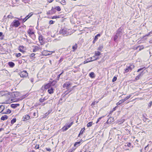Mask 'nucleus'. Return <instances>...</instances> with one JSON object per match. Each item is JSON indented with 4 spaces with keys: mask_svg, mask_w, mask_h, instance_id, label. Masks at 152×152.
<instances>
[{
    "mask_svg": "<svg viewBox=\"0 0 152 152\" xmlns=\"http://www.w3.org/2000/svg\"><path fill=\"white\" fill-rule=\"evenodd\" d=\"M20 94V93L18 92L13 93L12 94V97L9 99L10 102H17L21 100V99L19 98Z\"/></svg>",
    "mask_w": 152,
    "mask_h": 152,
    "instance_id": "f257e3e1",
    "label": "nucleus"
},
{
    "mask_svg": "<svg viewBox=\"0 0 152 152\" xmlns=\"http://www.w3.org/2000/svg\"><path fill=\"white\" fill-rule=\"evenodd\" d=\"M20 25V23L18 20H15L10 24V27L11 28H13V27L17 28Z\"/></svg>",
    "mask_w": 152,
    "mask_h": 152,
    "instance_id": "f03ea898",
    "label": "nucleus"
},
{
    "mask_svg": "<svg viewBox=\"0 0 152 152\" xmlns=\"http://www.w3.org/2000/svg\"><path fill=\"white\" fill-rule=\"evenodd\" d=\"M134 67V66L132 64L127 65L126 66V68L124 69L125 72L124 73H127L129 72H131L132 69Z\"/></svg>",
    "mask_w": 152,
    "mask_h": 152,
    "instance_id": "7ed1b4c3",
    "label": "nucleus"
},
{
    "mask_svg": "<svg viewBox=\"0 0 152 152\" xmlns=\"http://www.w3.org/2000/svg\"><path fill=\"white\" fill-rule=\"evenodd\" d=\"M59 33L65 36L68 35L69 34V32L64 28L61 29L59 31Z\"/></svg>",
    "mask_w": 152,
    "mask_h": 152,
    "instance_id": "20e7f679",
    "label": "nucleus"
},
{
    "mask_svg": "<svg viewBox=\"0 0 152 152\" xmlns=\"http://www.w3.org/2000/svg\"><path fill=\"white\" fill-rule=\"evenodd\" d=\"M19 75L20 77H26L28 75V73L26 71H23L20 72L19 73Z\"/></svg>",
    "mask_w": 152,
    "mask_h": 152,
    "instance_id": "39448f33",
    "label": "nucleus"
},
{
    "mask_svg": "<svg viewBox=\"0 0 152 152\" xmlns=\"http://www.w3.org/2000/svg\"><path fill=\"white\" fill-rule=\"evenodd\" d=\"M33 14L32 12H31L28 14L23 19V22H25L27 20L32 16Z\"/></svg>",
    "mask_w": 152,
    "mask_h": 152,
    "instance_id": "423d86ee",
    "label": "nucleus"
},
{
    "mask_svg": "<svg viewBox=\"0 0 152 152\" xmlns=\"http://www.w3.org/2000/svg\"><path fill=\"white\" fill-rule=\"evenodd\" d=\"M71 85V83L69 82H66L64 84L63 87L64 88H69Z\"/></svg>",
    "mask_w": 152,
    "mask_h": 152,
    "instance_id": "0eeeda50",
    "label": "nucleus"
},
{
    "mask_svg": "<svg viewBox=\"0 0 152 152\" xmlns=\"http://www.w3.org/2000/svg\"><path fill=\"white\" fill-rule=\"evenodd\" d=\"M28 33L29 34L30 36L31 35L34 34V32L33 31L32 29L29 28L27 31Z\"/></svg>",
    "mask_w": 152,
    "mask_h": 152,
    "instance_id": "6e6552de",
    "label": "nucleus"
},
{
    "mask_svg": "<svg viewBox=\"0 0 152 152\" xmlns=\"http://www.w3.org/2000/svg\"><path fill=\"white\" fill-rule=\"evenodd\" d=\"M30 118V116L28 115H26L23 116V119L24 121H26L29 119Z\"/></svg>",
    "mask_w": 152,
    "mask_h": 152,
    "instance_id": "1a4fd4ad",
    "label": "nucleus"
},
{
    "mask_svg": "<svg viewBox=\"0 0 152 152\" xmlns=\"http://www.w3.org/2000/svg\"><path fill=\"white\" fill-rule=\"evenodd\" d=\"M83 140L81 139L79 142H76L74 145L75 147H77L80 145V143Z\"/></svg>",
    "mask_w": 152,
    "mask_h": 152,
    "instance_id": "9d476101",
    "label": "nucleus"
},
{
    "mask_svg": "<svg viewBox=\"0 0 152 152\" xmlns=\"http://www.w3.org/2000/svg\"><path fill=\"white\" fill-rule=\"evenodd\" d=\"M19 105H20V104H12L11 105V107H12V108H15L16 107L19 106Z\"/></svg>",
    "mask_w": 152,
    "mask_h": 152,
    "instance_id": "9b49d317",
    "label": "nucleus"
},
{
    "mask_svg": "<svg viewBox=\"0 0 152 152\" xmlns=\"http://www.w3.org/2000/svg\"><path fill=\"white\" fill-rule=\"evenodd\" d=\"M142 72H141L135 78V80H139L140 79V77L143 75V73H142Z\"/></svg>",
    "mask_w": 152,
    "mask_h": 152,
    "instance_id": "f8f14e48",
    "label": "nucleus"
},
{
    "mask_svg": "<svg viewBox=\"0 0 152 152\" xmlns=\"http://www.w3.org/2000/svg\"><path fill=\"white\" fill-rule=\"evenodd\" d=\"M54 90V89L53 88L51 87L48 90V92L49 94H51L53 93Z\"/></svg>",
    "mask_w": 152,
    "mask_h": 152,
    "instance_id": "ddd939ff",
    "label": "nucleus"
},
{
    "mask_svg": "<svg viewBox=\"0 0 152 152\" xmlns=\"http://www.w3.org/2000/svg\"><path fill=\"white\" fill-rule=\"evenodd\" d=\"M9 65L11 67H13L15 65V64L14 63L12 62H8V63Z\"/></svg>",
    "mask_w": 152,
    "mask_h": 152,
    "instance_id": "4468645a",
    "label": "nucleus"
},
{
    "mask_svg": "<svg viewBox=\"0 0 152 152\" xmlns=\"http://www.w3.org/2000/svg\"><path fill=\"white\" fill-rule=\"evenodd\" d=\"M42 54L44 56H48V55H49L50 54L49 53H48V52L46 50H44L43 51H42Z\"/></svg>",
    "mask_w": 152,
    "mask_h": 152,
    "instance_id": "2eb2a0df",
    "label": "nucleus"
},
{
    "mask_svg": "<svg viewBox=\"0 0 152 152\" xmlns=\"http://www.w3.org/2000/svg\"><path fill=\"white\" fill-rule=\"evenodd\" d=\"M39 40L40 43H42L43 42V37L41 35L39 36Z\"/></svg>",
    "mask_w": 152,
    "mask_h": 152,
    "instance_id": "dca6fc26",
    "label": "nucleus"
},
{
    "mask_svg": "<svg viewBox=\"0 0 152 152\" xmlns=\"http://www.w3.org/2000/svg\"><path fill=\"white\" fill-rule=\"evenodd\" d=\"M7 118L8 117L7 115H4L1 117V120L4 121L6 119H7Z\"/></svg>",
    "mask_w": 152,
    "mask_h": 152,
    "instance_id": "f3484780",
    "label": "nucleus"
},
{
    "mask_svg": "<svg viewBox=\"0 0 152 152\" xmlns=\"http://www.w3.org/2000/svg\"><path fill=\"white\" fill-rule=\"evenodd\" d=\"M85 129L84 128H82L81 129V130H80V133H79V134L78 135V137H80V135H81V134H83V132L84 131Z\"/></svg>",
    "mask_w": 152,
    "mask_h": 152,
    "instance_id": "a211bd4d",
    "label": "nucleus"
},
{
    "mask_svg": "<svg viewBox=\"0 0 152 152\" xmlns=\"http://www.w3.org/2000/svg\"><path fill=\"white\" fill-rule=\"evenodd\" d=\"M89 76L91 77L92 78H94L95 77V75H94V73L93 72H91L89 74Z\"/></svg>",
    "mask_w": 152,
    "mask_h": 152,
    "instance_id": "6ab92c4d",
    "label": "nucleus"
},
{
    "mask_svg": "<svg viewBox=\"0 0 152 152\" xmlns=\"http://www.w3.org/2000/svg\"><path fill=\"white\" fill-rule=\"evenodd\" d=\"M120 35H118V34L116 33V35L114 36V39L115 41L116 42L117 39L118 37Z\"/></svg>",
    "mask_w": 152,
    "mask_h": 152,
    "instance_id": "aec40b11",
    "label": "nucleus"
},
{
    "mask_svg": "<svg viewBox=\"0 0 152 152\" xmlns=\"http://www.w3.org/2000/svg\"><path fill=\"white\" fill-rule=\"evenodd\" d=\"M4 107H5L3 105L0 106V113L4 110Z\"/></svg>",
    "mask_w": 152,
    "mask_h": 152,
    "instance_id": "412c9836",
    "label": "nucleus"
},
{
    "mask_svg": "<svg viewBox=\"0 0 152 152\" xmlns=\"http://www.w3.org/2000/svg\"><path fill=\"white\" fill-rule=\"evenodd\" d=\"M55 9L58 11H60L61 10V9L60 7L58 6L55 7Z\"/></svg>",
    "mask_w": 152,
    "mask_h": 152,
    "instance_id": "4be33fe9",
    "label": "nucleus"
},
{
    "mask_svg": "<svg viewBox=\"0 0 152 152\" xmlns=\"http://www.w3.org/2000/svg\"><path fill=\"white\" fill-rule=\"evenodd\" d=\"M11 113V111L9 109H7L6 111L5 112H3V114H10Z\"/></svg>",
    "mask_w": 152,
    "mask_h": 152,
    "instance_id": "5701e85b",
    "label": "nucleus"
},
{
    "mask_svg": "<svg viewBox=\"0 0 152 152\" xmlns=\"http://www.w3.org/2000/svg\"><path fill=\"white\" fill-rule=\"evenodd\" d=\"M138 48H139V51H140L141 50L143 49H144V47L143 46H138L137 48H136V49H137Z\"/></svg>",
    "mask_w": 152,
    "mask_h": 152,
    "instance_id": "b1692460",
    "label": "nucleus"
},
{
    "mask_svg": "<svg viewBox=\"0 0 152 152\" xmlns=\"http://www.w3.org/2000/svg\"><path fill=\"white\" fill-rule=\"evenodd\" d=\"M77 44H75L74 45L72 46V48L73 49L74 51L77 49Z\"/></svg>",
    "mask_w": 152,
    "mask_h": 152,
    "instance_id": "393cba45",
    "label": "nucleus"
},
{
    "mask_svg": "<svg viewBox=\"0 0 152 152\" xmlns=\"http://www.w3.org/2000/svg\"><path fill=\"white\" fill-rule=\"evenodd\" d=\"M50 86V84L48 83L45 86V89H48L49 88Z\"/></svg>",
    "mask_w": 152,
    "mask_h": 152,
    "instance_id": "a878e982",
    "label": "nucleus"
},
{
    "mask_svg": "<svg viewBox=\"0 0 152 152\" xmlns=\"http://www.w3.org/2000/svg\"><path fill=\"white\" fill-rule=\"evenodd\" d=\"M92 123H93L92 122H90L88 123L87 125V126L88 127H90V126H91L92 125Z\"/></svg>",
    "mask_w": 152,
    "mask_h": 152,
    "instance_id": "bb28decb",
    "label": "nucleus"
},
{
    "mask_svg": "<svg viewBox=\"0 0 152 152\" xmlns=\"http://www.w3.org/2000/svg\"><path fill=\"white\" fill-rule=\"evenodd\" d=\"M121 29L120 28L118 29L117 31V32L116 34H118V35H120V34L121 33Z\"/></svg>",
    "mask_w": 152,
    "mask_h": 152,
    "instance_id": "cd10ccee",
    "label": "nucleus"
},
{
    "mask_svg": "<svg viewBox=\"0 0 152 152\" xmlns=\"http://www.w3.org/2000/svg\"><path fill=\"white\" fill-rule=\"evenodd\" d=\"M16 119L15 118H13L11 121V123L13 124L14 123L16 122Z\"/></svg>",
    "mask_w": 152,
    "mask_h": 152,
    "instance_id": "c85d7f7f",
    "label": "nucleus"
},
{
    "mask_svg": "<svg viewBox=\"0 0 152 152\" xmlns=\"http://www.w3.org/2000/svg\"><path fill=\"white\" fill-rule=\"evenodd\" d=\"M51 10L52 11L53 14L55 13L56 12V9H55V7H52Z\"/></svg>",
    "mask_w": 152,
    "mask_h": 152,
    "instance_id": "c756f323",
    "label": "nucleus"
},
{
    "mask_svg": "<svg viewBox=\"0 0 152 152\" xmlns=\"http://www.w3.org/2000/svg\"><path fill=\"white\" fill-rule=\"evenodd\" d=\"M69 129L68 127L67 126H64L62 128V129L63 130V131H66L68 129Z\"/></svg>",
    "mask_w": 152,
    "mask_h": 152,
    "instance_id": "7c9ffc66",
    "label": "nucleus"
},
{
    "mask_svg": "<svg viewBox=\"0 0 152 152\" xmlns=\"http://www.w3.org/2000/svg\"><path fill=\"white\" fill-rule=\"evenodd\" d=\"M124 121V119H121L120 121H118V124H121L123 123Z\"/></svg>",
    "mask_w": 152,
    "mask_h": 152,
    "instance_id": "2f4dec72",
    "label": "nucleus"
},
{
    "mask_svg": "<svg viewBox=\"0 0 152 152\" xmlns=\"http://www.w3.org/2000/svg\"><path fill=\"white\" fill-rule=\"evenodd\" d=\"M100 34H97L94 37V40H97L98 39V37H100Z\"/></svg>",
    "mask_w": 152,
    "mask_h": 152,
    "instance_id": "473e14b6",
    "label": "nucleus"
},
{
    "mask_svg": "<svg viewBox=\"0 0 152 152\" xmlns=\"http://www.w3.org/2000/svg\"><path fill=\"white\" fill-rule=\"evenodd\" d=\"M91 61H93L96 60L97 59V58H96L95 56H94L93 57L91 58Z\"/></svg>",
    "mask_w": 152,
    "mask_h": 152,
    "instance_id": "72a5a7b5",
    "label": "nucleus"
},
{
    "mask_svg": "<svg viewBox=\"0 0 152 152\" xmlns=\"http://www.w3.org/2000/svg\"><path fill=\"white\" fill-rule=\"evenodd\" d=\"M101 54L100 53L99 51H96L95 52V55L96 56H99Z\"/></svg>",
    "mask_w": 152,
    "mask_h": 152,
    "instance_id": "f704fd0d",
    "label": "nucleus"
},
{
    "mask_svg": "<svg viewBox=\"0 0 152 152\" xmlns=\"http://www.w3.org/2000/svg\"><path fill=\"white\" fill-rule=\"evenodd\" d=\"M21 48H23V46H20L19 47V50L21 52H23V50H22Z\"/></svg>",
    "mask_w": 152,
    "mask_h": 152,
    "instance_id": "c9c22d12",
    "label": "nucleus"
},
{
    "mask_svg": "<svg viewBox=\"0 0 152 152\" xmlns=\"http://www.w3.org/2000/svg\"><path fill=\"white\" fill-rule=\"evenodd\" d=\"M38 50V47L37 46H35V48L33 49V52H35L37 50Z\"/></svg>",
    "mask_w": 152,
    "mask_h": 152,
    "instance_id": "e433bc0d",
    "label": "nucleus"
},
{
    "mask_svg": "<svg viewBox=\"0 0 152 152\" xmlns=\"http://www.w3.org/2000/svg\"><path fill=\"white\" fill-rule=\"evenodd\" d=\"M47 15H52L53 14L52 12V11H51V10H49V11H48V12H47Z\"/></svg>",
    "mask_w": 152,
    "mask_h": 152,
    "instance_id": "4c0bfd02",
    "label": "nucleus"
},
{
    "mask_svg": "<svg viewBox=\"0 0 152 152\" xmlns=\"http://www.w3.org/2000/svg\"><path fill=\"white\" fill-rule=\"evenodd\" d=\"M60 3L63 5H65L66 4V1L65 0H61V2H60Z\"/></svg>",
    "mask_w": 152,
    "mask_h": 152,
    "instance_id": "58836bf2",
    "label": "nucleus"
},
{
    "mask_svg": "<svg viewBox=\"0 0 152 152\" xmlns=\"http://www.w3.org/2000/svg\"><path fill=\"white\" fill-rule=\"evenodd\" d=\"M123 103V102H122V100H120L118 102H117L116 103V105H119L122 103Z\"/></svg>",
    "mask_w": 152,
    "mask_h": 152,
    "instance_id": "ea45409f",
    "label": "nucleus"
},
{
    "mask_svg": "<svg viewBox=\"0 0 152 152\" xmlns=\"http://www.w3.org/2000/svg\"><path fill=\"white\" fill-rule=\"evenodd\" d=\"M103 48V47L102 45H100L99 46L98 48V50H99L101 51L102 50Z\"/></svg>",
    "mask_w": 152,
    "mask_h": 152,
    "instance_id": "a19ab883",
    "label": "nucleus"
},
{
    "mask_svg": "<svg viewBox=\"0 0 152 152\" xmlns=\"http://www.w3.org/2000/svg\"><path fill=\"white\" fill-rule=\"evenodd\" d=\"M63 72H64V71H63L62 72L61 74H60L58 75L57 77L58 80H59V79L60 77V76L63 73Z\"/></svg>",
    "mask_w": 152,
    "mask_h": 152,
    "instance_id": "79ce46f5",
    "label": "nucleus"
},
{
    "mask_svg": "<svg viewBox=\"0 0 152 152\" xmlns=\"http://www.w3.org/2000/svg\"><path fill=\"white\" fill-rule=\"evenodd\" d=\"M117 77L115 76H114L113 77V78L112 80V82H114L115 81L117 80Z\"/></svg>",
    "mask_w": 152,
    "mask_h": 152,
    "instance_id": "37998d69",
    "label": "nucleus"
},
{
    "mask_svg": "<svg viewBox=\"0 0 152 152\" xmlns=\"http://www.w3.org/2000/svg\"><path fill=\"white\" fill-rule=\"evenodd\" d=\"M15 56L16 57H19L21 56V54L20 53H16Z\"/></svg>",
    "mask_w": 152,
    "mask_h": 152,
    "instance_id": "c03bdc74",
    "label": "nucleus"
},
{
    "mask_svg": "<svg viewBox=\"0 0 152 152\" xmlns=\"http://www.w3.org/2000/svg\"><path fill=\"white\" fill-rule=\"evenodd\" d=\"M152 105V102L151 101L148 104V107H150Z\"/></svg>",
    "mask_w": 152,
    "mask_h": 152,
    "instance_id": "a18cd8bd",
    "label": "nucleus"
},
{
    "mask_svg": "<svg viewBox=\"0 0 152 152\" xmlns=\"http://www.w3.org/2000/svg\"><path fill=\"white\" fill-rule=\"evenodd\" d=\"M35 55V53H32L30 55V58H33V57L34 58V56Z\"/></svg>",
    "mask_w": 152,
    "mask_h": 152,
    "instance_id": "49530a36",
    "label": "nucleus"
},
{
    "mask_svg": "<svg viewBox=\"0 0 152 152\" xmlns=\"http://www.w3.org/2000/svg\"><path fill=\"white\" fill-rule=\"evenodd\" d=\"M73 124V122H71L69 125L67 126L68 128H69L71 127V126Z\"/></svg>",
    "mask_w": 152,
    "mask_h": 152,
    "instance_id": "de8ad7c7",
    "label": "nucleus"
},
{
    "mask_svg": "<svg viewBox=\"0 0 152 152\" xmlns=\"http://www.w3.org/2000/svg\"><path fill=\"white\" fill-rule=\"evenodd\" d=\"M104 116H103V117H99L97 121L96 122V124L98 123V122L100 121V120L102 119V117H103Z\"/></svg>",
    "mask_w": 152,
    "mask_h": 152,
    "instance_id": "09e8293b",
    "label": "nucleus"
},
{
    "mask_svg": "<svg viewBox=\"0 0 152 152\" xmlns=\"http://www.w3.org/2000/svg\"><path fill=\"white\" fill-rule=\"evenodd\" d=\"M132 95V94H129L128 96H127V97H126V99H129L131 97Z\"/></svg>",
    "mask_w": 152,
    "mask_h": 152,
    "instance_id": "8fccbe9b",
    "label": "nucleus"
},
{
    "mask_svg": "<svg viewBox=\"0 0 152 152\" xmlns=\"http://www.w3.org/2000/svg\"><path fill=\"white\" fill-rule=\"evenodd\" d=\"M35 148L36 149H38L39 148V145H36L35 146Z\"/></svg>",
    "mask_w": 152,
    "mask_h": 152,
    "instance_id": "3c124183",
    "label": "nucleus"
},
{
    "mask_svg": "<svg viewBox=\"0 0 152 152\" xmlns=\"http://www.w3.org/2000/svg\"><path fill=\"white\" fill-rule=\"evenodd\" d=\"M54 21H53V20H50V21H49V24H53L54 23Z\"/></svg>",
    "mask_w": 152,
    "mask_h": 152,
    "instance_id": "603ef678",
    "label": "nucleus"
},
{
    "mask_svg": "<svg viewBox=\"0 0 152 152\" xmlns=\"http://www.w3.org/2000/svg\"><path fill=\"white\" fill-rule=\"evenodd\" d=\"M145 68V67H144L143 68H140V69H139L137 72H139L140 71L142 70L144 68Z\"/></svg>",
    "mask_w": 152,
    "mask_h": 152,
    "instance_id": "864d4df0",
    "label": "nucleus"
},
{
    "mask_svg": "<svg viewBox=\"0 0 152 152\" xmlns=\"http://www.w3.org/2000/svg\"><path fill=\"white\" fill-rule=\"evenodd\" d=\"M7 17L8 18H13V17L12 16V15H8L7 16Z\"/></svg>",
    "mask_w": 152,
    "mask_h": 152,
    "instance_id": "5fc2aeb1",
    "label": "nucleus"
},
{
    "mask_svg": "<svg viewBox=\"0 0 152 152\" xmlns=\"http://www.w3.org/2000/svg\"><path fill=\"white\" fill-rule=\"evenodd\" d=\"M39 101L41 102H44V101L43 100V99H42V98H40V99H39Z\"/></svg>",
    "mask_w": 152,
    "mask_h": 152,
    "instance_id": "6e6d98bb",
    "label": "nucleus"
},
{
    "mask_svg": "<svg viewBox=\"0 0 152 152\" xmlns=\"http://www.w3.org/2000/svg\"><path fill=\"white\" fill-rule=\"evenodd\" d=\"M46 149L47 151H51V149L50 148H46Z\"/></svg>",
    "mask_w": 152,
    "mask_h": 152,
    "instance_id": "4d7b16f0",
    "label": "nucleus"
},
{
    "mask_svg": "<svg viewBox=\"0 0 152 152\" xmlns=\"http://www.w3.org/2000/svg\"><path fill=\"white\" fill-rule=\"evenodd\" d=\"M143 117H144V118L143 119V121H146V120L147 119V118H146L144 115H143Z\"/></svg>",
    "mask_w": 152,
    "mask_h": 152,
    "instance_id": "13d9d810",
    "label": "nucleus"
},
{
    "mask_svg": "<svg viewBox=\"0 0 152 152\" xmlns=\"http://www.w3.org/2000/svg\"><path fill=\"white\" fill-rule=\"evenodd\" d=\"M152 33V32H149L148 34H147L146 35V36H151V33Z\"/></svg>",
    "mask_w": 152,
    "mask_h": 152,
    "instance_id": "bf43d9fd",
    "label": "nucleus"
},
{
    "mask_svg": "<svg viewBox=\"0 0 152 152\" xmlns=\"http://www.w3.org/2000/svg\"><path fill=\"white\" fill-rule=\"evenodd\" d=\"M127 99H126V98H125L124 99H121L123 102H124V101H126Z\"/></svg>",
    "mask_w": 152,
    "mask_h": 152,
    "instance_id": "052dcab7",
    "label": "nucleus"
},
{
    "mask_svg": "<svg viewBox=\"0 0 152 152\" xmlns=\"http://www.w3.org/2000/svg\"><path fill=\"white\" fill-rule=\"evenodd\" d=\"M95 102H93L91 104V106L94 105H95Z\"/></svg>",
    "mask_w": 152,
    "mask_h": 152,
    "instance_id": "680f3d73",
    "label": "nucleus"
},
{
    "mask_svg": "<svg viewBox=\"0 0 152 152\" xmlns=\"http://www.w3.org/2000/svg\"><path fill=\"white\" fill-rule=\"evenodd\" d=\"M48 2L49 3H51L52 2L53 0H47Z\"/></svg>",
    "mask_w": 152,
    "mask_h": 152,
    "instance_id": "e2e57ef3",
    "label": "nucleus"
},
{
    "mask_svg": "<svg viewBox=\"0 0 152 152\" xmlns=\"http://www.w3.org/2000/svg\"><path fill=\"white\" fill-rule=\"evenodd\" d=\"M57 17H57V16H53L52 17V19H54V18H56Z\"/></svg>",
    "mask_w": 152,
    "mask_h": 152,
    "instance_id": "0e129e2a",
    "label": "nucleus"
},
{
    "mask_svg": "<svg viewBox=\"0 0 152 152\" xmlns=\"http://www.w3.org/2000/svg\"><path fill=\"white\" fill-rule=\"evenodd\" d=\"M30 79L31 81L33 82L34 80V79L33 78H31Z\"/></svg>",
    "mask_w": 152,
    "mask_h": 152,
    "instance_id": "69168bd1",
    "label": "nucleus"
},
{
    "mask_svg": "<svg viewBox=\"0 0 152 152\" xmlns=\"http://www.w3.org/2000/svg\"><path fill=\"white\" fill-rule=\"evenodd\" d=\"M3 92H0V96H2L3 95L2 94H3Z\"/></svg>",
    "mask_w": 152,
    "mask_h": 152,
    "instance_id": "338daca9",
    "label": "nucleus"
},
{
    "mask_svg": "<svg viewBox=\"0 0 152 152\" xmlns=\"http://www.w3.org/2000/svg\"><path fill=\"white\" fill-rule=\"evenodd\" d=\"M131 145V143H129L127 145L128 147H129Z\"/></svg>",
    "mask_w": 152,
    "mask_h": 152,
    "instance_id": "774afa93",
    "label": "nucleus"
}]
</instances>
